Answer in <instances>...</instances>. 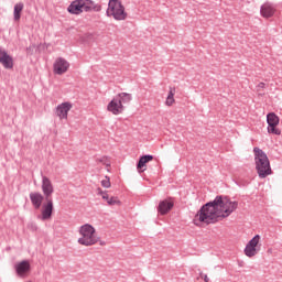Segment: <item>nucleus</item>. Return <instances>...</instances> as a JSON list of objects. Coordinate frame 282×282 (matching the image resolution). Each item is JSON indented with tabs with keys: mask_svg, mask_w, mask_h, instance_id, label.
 Returning a JSON list of instances; mask_svg holds the SVG:
<instances>
[{
	"mask_svg": "<svg viewBox=\"0 0 282 282\" xmlns=\"http://www.w3.org/2000/svg\"><path fill=\"white\" fill-rule=\"evenodd\" d=\"M239 208V202L228 196H217L213 202L205 204L194 216L193 224L203 228L230 217Z\"/></svg>",
	"mask_w": 282,
	"mask_h": 282,
	"instance_id": "obj_1",
	"label": "nucleus"
},
{
	"mask_svg": "<svg viewBox=\"0 0 282 282\" xmlns=\"http://www.w3.org/2000/svg\"><path fill=\"white\" fill-rule=\"evenodd\" d=\"M78 232L79 238L77 239V243H79V246H84L85 248H91V246H106V242L102 241L94 225H82Z\"/></svg>",
	"mask_w": 282,
	"mask_h": 282,
	"instance_id": "obj_2",
	"label": "nucleus"
},
{
	"mask_svg": "<svg viewBox=\"0 0 282 282\" xmlns=\"http://www.w3.org/2000/svg\"><path fill=\"white\" fill-rule=\"evenodd\" d=\"M253 160L256 172L260 180H265L272 175V165H270V158L261 148H253Z\"/></svg>",
	"mask_w": 282,
	"mask_h": 282,
	"instance_id": "obj_3",
	"label": "nucleus"
},
{
	"mask_svg": "<svg viewBox=\"0 0 282 282\" xmlns=\"http://www.w3.org/2000/svg\"><path fill=\"white\" fill-rule=\"evenodd\" d=\"M132 97L129 93H119L116 97H113L107 105L108 113L112 116H120L124 113V105L123 102H131Z\"/></svg>",
	"mask_w": 282,
	"mask_h": 282,
	"instance_id": "obj_4",
	"label": "nucleus"
},
{
	"mask_svg": "<svg viewBox=\"0 0 282 282\" xmlns=\"http://www.w3.org/2000/svg\"><path fill=\"white\" fill-rule=\"evenodd\" d=\"M106 14L110 19H115V21H127L129 19V13L122 4V0H109Z\"/></svg>",
	"mask_w": 282,
	"mask_h": 282,
	"instance_id": "obj_5",
	"label": "nucleus"
},
{
	"mask_svg": "<svg viewBox=\"0 0 282 282\" xmlns=\"http://www.w3.org/2000/svg\"><path fill=\"white\" fill-rule=\"evenodd\" d=\"M100 12L102 6L97 4L93 0H75L72 2V14H83V12Z\"/></svg>",
	"mask_w": 282,
	"mask_h": 282,
	"instance_id": "obj_6",
	"label": "nucleus"
},
{
	"mask_svg": "<svg viewBox=\"0 0 282 282\" xmlns=\"http://www.w3.org/2000/svg\"><path fill=\"white\" fill-rule=\"evenodd\" d=\"M261 251V236L256 235L245 247L243 253L246 257H249V259H252V257H257L259 252Z\"/></svg>",
	"mask_w": 282,
	"mask_h": 282,
	"instance_id": "obj_7",
	"label": "nucleus"
},
{
	"mask_svg": "<svg viewBox=\"0 0 282 282\" xmlns=\"http://www.w3.org/2000/svg\"><path fill=\"white\" fill-rule=\"evenodd\" d=\"M267 122H268V128L267 131L271 135H281V129H279V116L274 112H270L267 115Z\"/></svg>",
	"mask_w": 282,
	"mask_h": 282,
	"instance_id": "obj_8",
	"label": "nucleus"
},
{
	"mask_svg": "<svg viewBox=\"0 0 282 282\" xmlns=\"http://www.w3.org/2000/svg\"><path fill=\"white\" fill-rule=\"evenodd\" d=\"M46 203L42 205L40 219L42 221H47L52 219V214L54 213V200L52 198H45Z\"/></svg>",
	"mask_w": 282,
	"mask_h": 282,
	"instance_id": "obj_9",
	"label": "nucleus"
},
{
	"mask_svg": "<svg viewBox=\"0 0 282 282\" xmlns=\"http://www.w3.org/2000/svg\"><path fill=\"white\" fill-rule=\"evenodd\" d=\"M67 69H69V62H67L63 57L57 58L53 64V72L58 76H62V74H65Z\"/></svg>",
	"mask_w": 282,
	"mask_h": 282,
	"instance_id": "obj_10",
	"label": "nucleus"
},
{
	"mask_svg": "<svg viewBox=\"0 0 282 282\" xmlns=\"http://www.w3.org/2000/svg\"><path fill=\"white\" fill-rule=\"evenodd\" d=\"M0 64L4 69H12L14 67V59L8 54L7 50L0 48Z\"/></svg>",
	"mask_w": 282,
	"mask_h": 282,
	"instance_id": "obj_11",
	"label": "nucleus"
},
{
	"mask_svg": "<svg viewBox=\"0 0 282 282\" xmlns=\"http://www.w3.org/2000/svg\"><path fill=\"white\" fill-rule=\"evenodd\" d=\"M42 193L45 199H52V194L54 193V185L47 176L42 177Z\"/></svg>",
	"mask_w": 282,
	"mask_h": 282,
	"instance_id": "obj_12",
	"label": "nucleus"
},
{
	"mask_svg": "<svg viewBox=\"0 0 282 282\" xmlns=\"http://www.w3.org/2000/svg\"><path fill=\"white\" fill-rule=\"evenodd\" d=\"M14 270H15L18 276H21V278L28 276V274L31 270L30 261L23 260V261L17 263L14 265Z\"/></svg>",
	"mask_w": 282,
	"mask_h": 282,
	"instance_id": "obj_13",
	"label": "nucleus"
},
{
	"mask_svg": "<svg viewBox=\"0 0 282 282\" xmlns=\"http://www.w3.org/2000/svg\"><path fill=\"white\" fill-rule=\"evenodd\" d=\"M276 8L273 3L264 2L260 8V14L263 19H272V15L275 14Z\"/></svg>",
	"mask_w": 282,
	"mask_h": 282,
	"instance_id": "obj_14",
	"label": "nucleus"
},
{
	"mask_svg": "<svg viewBox=\"0 0 282 282\" xmlns=\"http://www.w3.org/2000/svg\"><path fill=\"white\" fill-rule=\"evenodd\" d=\"M173 206H175V203L173 202V199L167 198L160 202L158 210L160 215H167V213H171V210L173 209Z\"/></svg>",
	"mask_w": 282,
	"mask_h": 282,
	"instance_id": "obj_15",
	"label": "nucleus"
},
{
	"mask_svg": "<svg viewBox=\"0 0 282 282\" xmlns=\"http://www.w3.org/2000/svg\"><path fill=\"white\" fill-rule=\"evenodd\" d=\"M72 109V104L69 102H63L57 106L56 108V116L61 118V120H67V113Z\"/></svg>",
	"mask_w": 282,
	"mask_h": 282,
	"instance_id": "obj_16",
	"label": "nucleus"
},
{
	"mask_svg": "<svg viewBox=\"0 0 282 282\" xmlns=\"http://www.w3.org/2000/svg\"><path fill=\"white\" fill-rule=\"evenodd\" d=\"M149 162H153V155L148 154L140 158L137 164L139 173H144V171H147V164H149Z\"/></svg>",
	"mask_w": 282,
	"mask_h": 282,
	"instance_id": "obj_17",
	"label": "nucleus"
},
{
	"mask_svg": "<svg viewBox=\"0 0 282 282\" xmlns=\"http://www.w3.org/2000/svg\"><path fill=\"white\" fill-rule=\"evenodd\" d=\"M30 199L32 203V206L39 210V208H41L42 204H43V196L41 193L39 192H33L30 194Z\"/></svg>",
	"mask_w": 282,
	"mask_h": 282,
	"instance_id": "obj_18",
	"label": "nucleus"
},
{
	"mask_svg": "<svg viewBox=\"0 0 282 282\" xmlns=\"http://www.w3.org/2000/svg\"><path fill=\"white\" fill-rule=\"evenodd\" d=\"M175 94H176L175 87H170V90L167 93V97L165 99V106L166 107H173V105H175Z\"/></svg>",
	"mask_w": 282,
	"mask_h": 282,
	"instance_id": "obj_19",
	"label": "nucleus"
},
{
	"mask_svg": "<svg viewBox=\"0 0 282 282\" xmlns=\"http://www.w3.org/2000/svg\"><path fill=\"white\" fill-rule=\"evenodd\" d=\"M24 4L23 2H18L13 9V19L14 21H21V12H23Z\"/></svg>",
	"mask_w": 282,
	"mask_h": 282,
	"instance_id": "obj_20",
	"label": "nucleus"
},
{
	"mask_svg": "<svg viewBox=\"0 0 282 282\" xmlns=\"http://www.w3.org/2000/svg\"><path fill=\"white\" fill-rule=\"evenodd\" d=\"M97 195H99V197H101V199H104V202H107V204L109 203V193L107 191H102V188L98 187L97 189Z\"/></svg>",
	"mask_w": 282,
	"mask_h": 282,
	"instance_id": "obj_21",
	"label": "nucleus"
},
{
	"mask_svg": "<svg viewBox=\"0 0 282 282\" xmlns=\"http://www.w3.org/2000/svg\"><path fill=\"white\" fill-rule=\"evenodd\" d=\"M107 204L108 206H122V200H120V198L117 196H111Z\"/></svg>",
	"mask_w": 282,
	"mask_h": 282,
	"instance_id": "obj_22",
	"label": "nucleus"
},
{
	"mask_svg": "<svg viewBox=\"0 0 282 282\" xmlns=\"http://www.w3.org/2000/svg\"><path fill=\"white\" fill-rule=\"evenodd\" d=\"M97 164H102L106 166L107 171H109V167L111 166V162L107 158L97 159Z\"/></svg>",
	"mask_w": 282,
	"mask_h": 282,
	"instance_id": "obj_23",
	"label": "nucleus"
},
{
	"mask_svg": "<svg viewBox=\"0 0 282 282\" xmlns=\"http://www.w3.org/2000/svg\"><path fill=\"white\" fill-rule=\"evenodd\" d=\"M101 186L102 188H111V178H109V176H105L101 180Z\"/></svg>",
	"mask_w": 282,
	"mask_h": 282,
	"instance_id": "obj_24",
	"label": "nucleus"
},
{
	"mask_svg": "<svg viewBox=\"0 0 282 282\" xmlns=\"http://www.w3.org/2000/svg\"><path fill=\"white\" fill-rule=\"evenodd\" d=\"M203 279L205 282H210V279L208 278V275H204Z\"/></svg>",
	"mask_w": 282,
	"mask_h": 282,
	"instance_id": "obj_25",
	"label": "nucleus"
},
{
	"mask_svg": "<svg viewBox=\"0 0 282 282\" xmlns=\"http://www.w3.org/2000/svg\"><path fill=\"white\" fill-rule=\"evenodd\" d=\"M67 10L69 13H72V4L68 6Z\"/></svg>",
	"mask_w": 282,
	"mask_h": 282,
	"instance_id": "obj_26",
	"label": "nucleus"
},
{
	"mask_svg": "<svg viewBox=\"0 0 282 282\" xmlns=\"http://www.w3.org/2000/svg\"><path fill=\"white\" fill-rule=\"evenodd\" d=\"M265 86V84H263V83H260V87H264Z\"/></svg>",
	"mask_w": 282,
	"mask_h": 282,
	"instance_id": "obj_27",
	"label": "nucleus"
},
{
	"mask_svg": "<svg viewBox=\"0 0 282 282\" xmlns=\"http://www.w3.org/2000/svg\"><path fill=\"white\" fill-rule=\"evenodd\" d=\"M268 252H269V253H272V249H268Z\"/></svg>",
	"mask_w": 282,
	"mask_h": 282,
	"instance_id": "obj_28",
	"label": "nucleus"
}]
</instances>
